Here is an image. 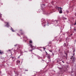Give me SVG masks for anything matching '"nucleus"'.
Here are the masks:
<instances>
[{
  "instance_id": "2eb2a0df",
  "label": "nucleus",
  "mask_w": 76,
  "mask_h": 76,
  "mask_svg": "<svg viewBox=\"0 0 76 76\" xmlns=\"http://www.w3.org/2000/svg\"><path fill=\"white\" fill-rule=\"evenodd\" d=\"M48 59H50V57L49 56L48 57Z\"/></svg>"
},
{
  "instance_id": "9b49d317",
  "label": "nucleus",
  "mask_w": 76,
  "mask_h": 76,
  "mask_svg": "<svg viewBox=\"0 0 76 76\" xmlns=\"http://www.w3.org/2000/svg\"><path fill=\"white\" fill-rule=\"evenodd\" d=\"M29 42L30 44H32V40H30L29 41Z\"/></svg>"
},
{
  "instance_id": "e433bc0d",
  "label": "nucleus",
  "mask_w": 76,
  "mask_h": 76,
  "mask_svg": "<svg viewBox=\"0 0 76 76\" xmlns=\"http://www.w3.org/2000/svg\"><path fill=\"white\" fill-rule=\"evenodd\" d=\"M67 19L66 18L65 19Z\"/></svg>"
},
{
  "instance_id": "f03ea898",
  "label": "nucleus",
  "mask_w": 76,
  "mask_h": 76,
  "mask_svg": "<svg viewBox=\"0 0 76 76\" xmlns=\"http://www.w3.org/2000/svg\"><path fill=\"white\" fill-rule=\"evenodd\" d=\"M30 47L32 49L29 50V51H32V50H35V47L34 46H32L31 44L30 45Z\"/></svg>"
},
{
  "instance_id": "72a5a7b5",
  "label": "nucleus",
  "mask_w": 76,
  "mask_h": 76,
  "mask_svg": "<svg viewBox=\"0 0 76 76\" xmlns=\"http://www.w3.org/2000/svg\"><path fill=\"white\" fill-rule=\"evenodd\" d=\"M71 35H72V34H71Z\"/></svg>"
},
{
  "instance_id": "cd10ccee",
  "label": "nucleus",
  "mask_w": 76,
  "mask_h": 76,
  "mask_svg": "<svg viewBox=\"0 0 76 76\" xmlns=\"http://www.w3.org/2000/svg\"><path fill=\"white\" fill-rule=\"evenodd\" d=\"M47 52H46V55H47Z\"/></svg>"
},
{
  "instance_id": "a878e982",
  "label": "nucleus",
  "mask_w": 76,
  "mask_h": 76,
  "mask_svg": "<svg viewBox=\"0 0 76 76\" xmlns=\"http://www.w3.org/2000/svg\"><path fill=\"white\" fill-rule=\"evenodd\" d=\"M43 49H44V50H45V48H43Z\"/></svg>"
},
{
  "instance_id": "f3484780",
  "label": "nucleus",
  "mask_w": 76,
  "mask_h": 76,
  "mask_svg": "<svg viewBox=\"0 0 76 76\" xmlns=\"http://www.w3.org/2000/svg\"><path fill=\"white\" fill-rule=\"evenodd\" d=\"M21 35H23V33L22 32L21 33Z\"/></svg>"
},
{
  "instance_id": "7ed1b4c3",
  "label": "nucleus",
  "mask_w": 76,
  "mask_h": 76,
  "mask_svg": "<svg viewBox=\"0 0 76 76\" xmlns=\"http://www.w3.org/2000/svg\"><path fill=\"white\" fill-rule=\"evenodd\" d=\"M65 54L66 55V56H64L63 57V59L64 60H67V54L66 52V51L65 52Z\"/></svg>"
},
{
  "instance_id": "1a4fd4ad",
  "label": "nucleus",
  "mask_w": 76,
  "mask_h": 76,
  "mask_svg": "<svg viewBox=\"0 0 76 76\" xmlns=\"http://www.w3.org/2000/svg\"><path fill=\"white\" fill-rule=\"evenodd\" d=\"M3 53H3V51L0 50V54H3Z\"/></svg>"
},
{
  "instance_id": "423d86ee",
  "label": "nucleus",
  "mask_w": 76,
  "mask_h": 76,
  "mask_svg": "<svg viewBox=\"0 0 76 76\" xmlns=\"http://www.w3.org/2000/svg\"><path fill=\"white\" fill-rule=\"evenodd\" d=\"M45 25L44 26V27L46 25H48V22H47V23L45 22Z\"/></svg>"
},
{
  "instance_id": "6ab92c4d",
  "label": "nucleus",
  "mask_w": 76,
  "mask_h": 76,
  "mask_svg": "<svg viewBox=\"0 0 76 76\" xmlns=\"http://www.w3.org/2000/svg\"><path fill=\"white\" fill-rule=\"evenodd\" d=\"M49 51H50V52H51V53H52V50H49Z\"/></svg>"
},
{
  "instance_id": "c756f323",
  "label": "nucleus",
  "mask_w": 76,
  "mask_h": 76,
  "mask_svg": "<svg viewBox=\"0 0 76 76\" xmlns=\"http://www.w3.org/2000/svg\"><path fill=\"white\" fill-rule=\"evenodd\" d=\"M22 54V52L21 53V55Z\"/></svg>"
},
{
  "instance_id": "412c9836",
  "label": "nucleus",
  "mask_w": 76,
  "mask_h": 76,
  "mask_svg": "<svg viewBox=\"0 0 76 76\" xmlns=\"http://www.w3.org/2000/svg\"><path fill=\"white\" fill-rule=\"evenodd\" d=\"M54 3V1H52L51 2V3Z\"/></svg>"
},
{
  "instance_id": "20e7f679",
  "label": "nucleus",
  "mask_w": 76,
  "mask_h": 76,
  "mask_svg": "<svg viewBox=\"0 0 76 76\" xmlns=\"http://www.w3.org/2000/svg\"><path fill=\"white\" fill-rule=\"evenodd\" d=\"M5 23L6 24H7L6 25H5V26H6L7 28H8L9 27V23L8 22H5Z\"/></svg>"
},
{
  "instance_id": "bb28decb",
  "label": "nucleus",
  "mask_w": 76,
  "mask_h": 76,
  "mask_svg": "<svg viewBox=\"0 0 76 76\" xmlns=\"http://www.w3.org/2000/svg\"><path fill=\"white\" fill-rule=\"evenodd\" d=\"M20 31H22V30H20Z\"/></svg>"
},
{
  "instance_id": "b1692460",
  "label": "nucleus",
  "mask_w": 76,
  "mask_h": 76,
  "mask_svg": "<svg viewBox=\"0 0 76 76\" xmlns=\"http://www.w3.org/2000/svg\"><path fill=\"white\" fill-rule=\"evenodd\" d=\"M9 51H10V52H11V50H9Z\"/></svg>"
},
{
  "instance_id": "4468645a",
  "label": "nucleus",
  "mask_w": 76,
  "mask_h": 76,
  "mask_svg": "<svg viewBox=\"0 0 76 76\" xmlns=\"http://www.w3.org/2000/svg\"><path fill=\"white\" fill-rule=\"evenodd\" d=\"M17 62L18 63H20V61H17Z\"/></svg>"
},
{
  "instance_id": "473e14b6",
  "label": "nucleus",
  "mask_w": 76,
  "mask_h": 76,
  "mask_svg": "<svg viewBox=\"0 0 76 76\" xmlns=\"http://www.w3.org/2000/svg\"><path fill=\"white\" fill-rule=\"evenodd\" d=\"M0 73H1V71H0Z\"/></svg>"
},
{
  "instance_id": "39448f33",
  "label": "nucleus",
  "mask_w": 76,
  "mask_h": 76,
  "mask_svg": "<svg viewBox=\"0 0 76 76\" xmlns=\"http://www.w3.org/2000/svg\"><path fill=\"white\" fill-rule=\"evenodd\" d=\"M71 59L73 61H75V57L72 56Z\"/></svg>"
},
{
  "instance_id": "a211bd4d",
  "label": "nucleus",
  "mask_w": 76,
  "mask_h": 76,
  "mask_svg": "<svg viewBox=\"0 0 76 76\" xmlns=\"http://www.w3.org/2000/svg\"><path fill=\"white\" fill-rule=\"evenodd\" d=\"M17 45H15V47H16Z\"/></svg>"
},
{
  "instance_id": "6e6552de",
  "label": "nucleus",
  "mask_w": 76,
  "mask_h": 76,
  "mask_svg": "<svg viewBox=\"0 0 76 76\" xmlns=\"http://www.w3.org/2000/svg\"><path fill=\"white\" fill-rule=\"evenodd\" d=\"M75 49H74V50L73 51V53H74L73 55L74 56H75Z\"/></svg>"
},
{
  "instance_id": "7c9ffc66",
  "label": "nucleus",
  "mask_w": 76,
  "mask_h": 76,
  "mask_svg": "<svg viewBox=\"0 0 76 76\" xmlns=\"http://www.w3.org/2000/svg\"><path fill=\"white\" fill-rule=\"evenodd\" d=\"M2 20H3H3H4L3 19H2Z\"/></svg>"
},
{
  "instance_id": "dca6fc26",
  "label": "nucleus",
  "mask_w": 76,
  "mask_h": 76,
  "mask_svg": "<svg viewBox=\"0 0 76 76\" xmlns=\"http://www.w3.org/2000/svg\"><path fill=\"white\" fill-rule=\"evenodd\" d=\"M76 25V22H75V24H74V25Z\"/></svg>"
},
{
  "instance_id": "f257e3e1",
  "label": "nucleus",
  "mask_w": 76,
  "mask_h": 76,
  "mask_svg": "<svg viewBox=\"0 0 76 76\" xmlns=\"http://www.w3.org/2000/svg\"><path fill=\"white\" fill-rule=\"evenodd\" d=\"M56 9L58 10V11H59V13H62L63 12H62V8L61 7H58Z\"/></svg>"
},
{
  "instance_id": "0eeeda50",
  "label": "nucleus",
  "mask_w": 76,
  "mask_h": 76,
  "mask_svg": "<svg viewBox=\"0 0 76 76\" xmlns=\"http://www.w3.org/2000/svg\"><path fill=\"white\" fill-rule=\"evenodd\" d=\"M65 51L66 53L67 54V53H69V50H66L64 51V53L65 52Z\"/></svg>"
},
{
  "instance_id": "393cba45",
  "label": "nucleus",
  "mask_w": 76,
  "mask_h": 76,
  "mask_svg": "<svg viewBox=\"0 0 76 76\" xmlns=\"http://www.w3.org/2000/svg\"><path fill=\"white\" fill-rule=\"evenodd\" d=\"M62 62L63 63H64V62L63 61H62Z\"/></svg>"
},
{
  "instance_id": "f704fd0d",
  "label": "nucleus",
  "mask_w": 76,
  "mask_h": 76,
  "mask_svg": "<svg viewBox=\"0 0 76 76\" xmlns=\"http://www.w3.org/2000/svg\"><path fill=\"white\" fill-rule=\"evenodd\" d=\"M62 59H63V58L62 59Z\"/></svg>"
},
{
  "instance_id": "ddd939ff",
  "label": "nucleus",
  "mask_w": 76,
  "mask_h": 76,
  "mask_svg": "<svg viewBox=\"0 0 76 76\" xmlns=\"http://www.w3.org/2000/svg\"><path fill=\"white\" fill-rule=\"evenodd\" d=\"M66 13H69V11H68V10H66Z\"/></svg>"
},
{
  "instance_id": "f8f14e48",
  "label": "nucleus",
  "mask_w": 76,
  "mask_h": 76,
  "mask_svg": "<svg viewBox=\"0 0 76 76\" xmlns=\"http://www.w3.org/2000/svg\"><path fill=\"white\" fill-rule=\"evenodd\" d=\"M64 47H66V43H64Z\"/></svg>"
},
{
  "instance_id": "4be33fe9",
  "label": "nucleus",
  "mask_w": 76,
  "mask_h": 76,
  "mask_svg": "<svg viewBox=\"0 0 76 76\" xmlns=\"http://www.w3.org/2000/svg\"><path fill=\"white\" fill-rule=\"evenodd\" d=\"M74 31H76V29H75V28H74Z\"/></svg>"
},
{
  "instance_id": "c9c22d12",
  "label": "nucleus",
  "mask_w": 76,
  "mask_h": 76,
  "mask_svg": "<svg viewBox=\"0 0 76 76\" xmlns=\"http://www.w3.org/2000/svg\"><path fill=\"white\" fill-rule=\"evenodd\" d=\"M43 5H44V4H43Z\"/></svg>"
},
{
  "instance_id": "aec40b11",
  "label": "nucleus",
  "mask_w": 76,
  "mask_h": 76,
  "mask_svg": "<svg viewBox=\"0 0 76 76\" xmlns=\"http://www.w3.org/2000/svg\"><path fill=\"white\" fill-rule=\"evenodd\" d=\"M1 15L0 14V18H1Z\"/></svg>"
},
{
  "instance_id": "2f4dec72",
  "label": "nucleus",
  "mask_w": 76,
  "mask_h": 76,
  "mask_svg": "<svg viewBox=\"0 0 76 76\" xmlns=\"http://www.w3.org/2000/svg\"><path fill=\"white\" fill-rule=\"evenodd\" d=\"M59 42H61V41L59 40Z\"/></svg>"
},
{
  "instance_id": "c85d7f7f",
  "label": "nucleus",
  "mask_w": 76,
  "mask_h": 76,
  "mask_svg": "<svg viewBox=\"0 0 76 76\" xmlns=\"http://www.w3.org/2000/svg\"><path fill=\"white\" fill-rule=\"evenodd\" d=\"M25 71H28V70H25Z\"/></svg>"
},
{
  "instance_id": "5701e85b",
  "label": "nucleus",
  "mask_w": 76,
  "mask_h": 76,
  "mask_svg": "<svg viewBox=\"0 0 76 76\" xmlns=\"http://www.w3.org/2000/svg\"><path fill=\"white\" fill-rule=\"evenodd\" d=\"M12 59H13L14 58V57H12Z\"/></svg>"
},
{
  "instance_id": "9d476101",
  "label": "nucleus",
  "mask_w": 76,
  "mask_h": 76,
  "mask_svg": "<svg viewBox=\"0 0 76 76\" xmlns=\"http://www.w3.org/2000/svg\"><path fill=\"white\" fill-rule=\"evenodd\" d=\"M11 29L12 31L13 32H15V31L13 30V28H11Z\"/></svg>"
}]
</instances>
